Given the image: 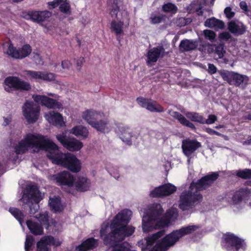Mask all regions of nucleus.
I'll return each mask as SVG.
<instances>
[{"instance_id":"1","label":"nucleus","mask_w":251,"mask_h":251,"mask_svg":"<svg viewBox=\"0 0 251 251\" xmlns=\"http://www.w3.org/2000/svg\"><path fill=\"white\" fill-rule=\"evenodd\" d=\"M30 148L50 150L47 156L53 163L61 165L74 173H77L81 169L80 161L75 155L71 153L52 152V151H58V147L44 135L37 133H27L14 148L17 154H25Z\"/></svg>"},{"instance_id":"2","label":"nucleus","mask_w":251,"mask_h":251,"mask_svg":"<svg viewBox=\"0 0 251 251\" xmlns=\"http://www.w3.org/2000/svg\"><path fill=\"white\" fill-rule=\"evenodd\" d=\"M132 211L126 209L119 212L111 221L110 225L106 224L101 226L100 236L103 244L112 248L111 251H136L131 250L125 243L117 244L132 235L135 227L128 226Z\"/></svg>"},{"instance_id":"3","label":"nucleus","mask_w":251,"mask_h":251,"mask_svg":"<svg viewBox=\"0 0 251 251\" xmlns=\"http://www.w3.org/2000/svg\"><path fill=\"white\" fill-rule=\"evenodd\" d=\"M218 174L213 173L202 177L198 182L193 181L187 191L183 192L180 198L179 207L183 211L189 210L199 204L202 199L199 192L210 186L217 178Z\"/></svg>"},{"instance_id":"4","label":"nucleus","mask_w":251,"mask_h":251,"mask_svg":"<svg viewBox=\"0 0 251 251\" xmlns=\"http://www.w3.org/2000/svg\"><path fill=\"white\" fill-rule=\"evenodd\" d=\"M222 245L229 251H244L246 248L244 240L230 233L224 235Z\"/></svg>"},{"instance_id":"5","label":"nucleus","mask_w":251,"mask_h":251,"mask_svg":"<svg viewBox=\"0 0 251 251\" xmlns=\"http://www.w3.org/2000/svg\"><path fill=\"white\" fill-rule=\"evenodd\" d=\"M23 114L27 122L35 123L39 119L40 107L33 101L26 100L22 107Z\"/></svg>"},{"instance_id":"6","label":"nucleus","mask_w":251,"mask_h":251,"mask_svg":"<svg viewBox=\"0 0 251 251\" xmlns=\"http://www.w3.org/2000/svg\"><path fill=\"white\" fill-rule=\"evenodd\" d=\"M5 90L10 92L12 89L15 90L29 91L31 89V85L28 82L22 80L19 77L10 76L4 80Z\"/></svg>"},{"instance_id":"7","label":"nucleus","mask_w":251,"mask_h":251,"mask_svg":"<svg viewBox=\"0 0 251 251\" xmlns=\"http://www.w3.org/2000/svg\"><path fill=\"white\" fill-rule=\"evenodd\" d=\"M31 51V47L29 44L24 45L21 48L17 49L10 42L6 53L13 58L21 59L28 56Z\"/></svg>"},{"instance_id":"8","label":"nucleus","mask_w":251,"mask_h":251,"mask_svg":"<svg viewBox=\"0 0 251 251\" xmlns=\"http://www.w3.org/2000/svg\"><path fill=\"white\" fill-rule=\"evenodd\" d=\"M57 139L63 146L71 151H79L83 147V144L75 138L67 137L64 134L56 135Z\"/></svg>"},{"instance_id":"9","label":"nucleus","mask_w":251,"mask_h":251,"mask_svg":"<svg viewBox=\"0 0 251 251\" xmlns=\"http://www.w3.org/2000/svg\"><path fill=\"white\" fill-rule=\"evenodd\" d=\"M25 192L21 199L25 204H29L31 200L40 202L42 199L41 193L36 184L27 185Z\"/></svg>"},{"instance_id":"10","label":"nucleus","mask_w":251,"mask_h":251,"mask_svg":"<svg viewBox=\"0 0 251 251\" xmlns=\"http://www.w3.org/2000/svg\"><path fill=\"white\" fill-rule=\"evenodd\" d=\"M136 101L140 106L150 112L161 113L164 111L163 107L160 104L151 99L139 97L137 98Z\"/></svg>"},{"instance_id":"11","label":"nucleus","mask_w":251,"mask_h":251,"mask_svg":"<svg viewBox=\"0 0 251 251\" xmlns=\"http://www.w3.org/2000/svg\"><path fill=\"white\" fill-rule=\"evenodd\" d=\"M32 98L35 102L40 103L49 109H60L62 106L60 102L45 95L35 94L32 95Z\"/></svg>"},{"instance_id":"12","label":"nucleus","mask_w":251,"mask_h":251,"mask_svg":"<svg viewBox=\"0 0 251 251\" xmlns=\"http://www.w3.org/2000/svg\"><path fill=\"white\" fill-rule=\"evenodd\" d=\"M251 196V192L248 188L241 189L236 191L232 198V208L239 209L241 207L242 201H246Z\"/></svg>"},{"instance_id":"13","label":"nucleus","mask_w":251,"mask_h":251,"mask_svg":"<svg viewBox=\"0 0 251 251\" xmlns=\"http://www.w3.org/2000/svg\"><path fill=\"white\" fill-rule=\"evenodd\" d=\"M51 15V12L47 10H32L28 11L25 15V17L27 19H30L34 22L40 23L48 21Z\"/></svg>"},{"instance_id":"14","label":"nucleus","mask_w":251,"mask_h":251,"mask_svg":"<svg viewBox=\"0 0 251 251\" xmlns=\"http://www.w3.org/2000/svg\"><path fill=\"white\" fill-rule=\"evenodd\" d=\"M55 180L59 186H67L71 187L75 182V177L67 171H62L55 176Z\"/></svg>"},{"instance_id":"15","label":"nucleus","mask_w":251,"mask_h":251,"mask_svg":"<svg viewBox=\"0 0 251 251\" xmlns=\"http://www.w3.org/2000/svg\"><path fill=\"white\" fill-rule=\"evenodd\" d=\"M165 49L162 46L154 47L149 50L147 55V65H149L152 63L157 62L161 55H163Z\"/></svg>"},{"instance_id":"16","label":"nucleus","mask_w":251,"mask_h":251,"mask_svg":"<svg viewBox=\"0 0 251 251\" xmlns=\"http://www.w3.org/2000/svg\"><path fill=\"white\" fill-rule=\"evenodd\" d=\"M99 245V240L94 237H90L83 241L75 247L76 251H88L96 249Z\"/></svg>"},{"instance_id":"17","label":"nucleus","mask_w":251,"mask_h":251,"mask_svg":"<svg viewBox=\"0 0 251 251\" xmlns=\"http://www.w3.org/2000/svg\"><path fill=\"white\" fill-rule=\"evenodd\" d=\"M45 117L49 123L54 126H62L64 124L63 117L58 112L50 111Z\"/></svg>"},{"instance_id":"18","label":"nucleus","mask_w":251,"mask_h":251,"mask_svg":"<svg viewBox=\"0 0 251 251\" xmlns=\"http://www.w3.org/2000/svg\"><path fill=\"white\" fill-rule=\"evenodd\" d=\"M173 193V188L168 184H164L155 188L151 192V196L153 198H161L168 196Z\"/></svg>"},{"instance_id":"19","label":"nucleus","mask_w":251,"mask_h":251,"mask_svg":"<svg viewBox=\"0 0 251 251\" xmlns=\"http://www.w3.org/2000/svg\"><path fill=\"white\" fill-rule=\"evenodd\" d=\"M173 218V207H170L165 215L155 220V229L168 227L170 220Z\"/></svg>"},{"instance_id":"20","label":"nucleus","mask_w":251,"mask_h":251,"mask_svg":"<svg viewBox=\"0 0 251 251\" xmlns=\"http://www.w3.org/2000/svg\"><path fill=\"white\" fill-rule=\"evenodd\" d=\"M49 5L54 8L59 5L60 11L66 15H70L71 13V6L67 0H54L49 2Z\"/></svg>"},{"instance_id":"21","label":"nucleus","mask_w":251,"mask_h":251,"mask_svg":"<svg viewBox=\"0 0 251 251\" xmlns=\"http://www.w3.org/2000/svg\"><path fill=\"white\" fill-rule=\"evenodd\" d=\"M200 146V144L194 140H185L183 142L182 148L183 152L188 157Z\"/></svg>"},{"instance_id":"22","label":"nucleus","mask_w":251,"mask_h":251,"mask_svg":"<svg viewBox=\"0 0 251 251\" xmlns=\"http://www.w3.org/2000/svg\"><path fill=\"white\" fill-rule=\"evenodd\" d=\"M199 226H198L191 225L174 231V244L183 235L191 233L197 230Z\"/></svg>"},{"instance_id":"23","label":"nucleus","mask_w":251,"mask_h":251,"mask_svg":"<svg viewBox=\"0 0 251 251\" xmlns=\"http://www.w3.org/2000/svg\"><path fill=\"white\" fill-rule=\"evenodd\" d=\"M161 251H166L173 246V232L167 235L155 245Z\"/></svg>"},{"instance_id":"24","label":"nucleus","mask_w":251,"mask_h":251,"mask_svg":"<svg viewBox=\"0 0 251 251\" xmlns=\"http://www.w3.org/2000/svg\"><path fill=\"white\" fill-rule=\"evenodd\" d=\"M100 113L92 109H88L82 113V118L87 122L91 126L98 121Z\"/></svg>"},{"instance_id":"25","label":"nucleus","mask_w":251,"mask_h":251,"mask_svg":"<svg viewBox=\"0 0 251 251\" xmlns=\"http://www.w3.org/2000/svg\"><path fill=\"white\" fill-rule=\"evenodd\" d=\"M26 224L30 232L33 235L37 236L44 234L43 226L39 223L28 220L26 222Z\"/></svg>"},{"instance_id":"26","label":"nucleus","mask_w":251,"mask_h":251,"mask_svg":"<svg viewBox=\"0 0 251 251\" xmlns=\"http://www.w3.org/2000/svg\"><path fill=\"white\" fill-rule=\"evenodd\" d=\"M228 30L235 35L243 34L246 28L243 23L239 22L231 21L228 25Z\"/></svg>"},{"instance_id":"27","label":"nucleus","mask_w":251,"mask_h":251,"mask_svg":"<svg viewBox=\"0 0 251 251\" xmlns=\"http://www.w3.org/2000/svg\"><path fill=\"white\" fill-rule=\"evenodd\" d=\"M91 186V182L87 178L83 176H79L75 182V187L77 191L79 192H85L89 190Z\"/></svg>"},{"instance_id":"28","label":"nucleus","mask_w":251,"mask_h":251,"mask_svg":"<svg viewBox=\"0 0 251 251\" xmlns=\"http://www.w3.org/2000/svg\"><path fill=\"white\" fill-rule=\"evenodd\" d=\"M204 25L210 28L219 30L224 29L225 24L222 21L212 17L207 19L205 21Z\"/></svg>"},{"instance_id":"29","label":"nucleus","mask_w":251,"mask_h":251,"mask_svg":"<svg viewBox=\"0 0 251 251\" xmlns=\"http://www.w3.org/2000/svg\"><path fill=\"white\" fill-rule=\"evenodd\" d=\"M119 130L121 133L120 138L127 145H131L132 144L131 138L132 137V132L131 130L128 127H121Z\"/></svg>"},{"instance_id":"30","label":"nucleus","mask_w":251,"mask_h":251,"mask_svg":"<svg viewBox=\"0 0 251 251\" xmlns=\"http://www.w3.org/2000/svg\"><path fill=\"white\" fill-rule=\"evenodd\" d=\"M165 230H160L156 233L153 234L151 236L148 237L146 239V247L143 248L144 250H147L155 243L156 241L159 238L162 237L165 234Z\"/></svg>"},{"instance_id":"31","label":"nucleus","mask_w":251,"mask_h":251,"mask_svg":"<svg viewBox=\"0 0 251 251\" xmlns=\"http://www.w3.org/2000/svg\"><path fill=\"white\" fill-rule=\"evenodd\" d=\"M52 240L53 238L46 236L42 237L37 243L36 251H49L48 245H50L49 243H50Z\"/></svg>"},{"instance_id":"32","label":"nucleus","mask_w":251,"mask_h":251,"mask_svg":"<svg viewBox=\"0 0 251 251\" xmlns=\"http://www.w3.org/2000/svg\"><path fill=\"white\" fill-rule=\"evenodd\" d=\"M197 46V41L186 39L181 42L180 49L183 51H189L196 49Z\"/></svg>"},{"instance_id":"33","label":"nucleus","mask_w":251,"mask_h":251,"mask_svg":"<svg viewBox=\"0 0 251 251\" xmlns=\"http://www.w3.org/2000/svg\"><path fill=\"white\" fill-rule=\"evenodd\" d=\"M163 212V209L161 205L159 203H156L153 205L151 209L149 217L153 220H156L160 218Z\"/></svg>"},{"instance_id":"34","label":"nucleus","mask_w":251,"mask_h":251,"mask_svg":"<svg viewBox=\"0 0 251 251\" xmlns=\"http://www.w3.org/2000/svg\"><path fill=\"white\" fill-rule=\"evenodd\" d=\"M71 133L77 137L86 138L88 135V130L86 127L82 126H77L72 128Z\"/></svg>"},{"instance_id":"35","label":"nucleus","mask_w":251,"mask_h":251,"mask_svg":"<svg viewBox=\"0 0 251 251\" xmlns=\"http://www.w3.org/2000/svg\"><path fill=\"white\" fill-rule=\"evenodd\" d=\"M49 203L50 209L53 212H56L62 211L61 198L59 196L50 198Z\"/></svg>"},{"instance_id":"36","label":"nucleus","mask_w":251,"mask_h":251,"mask_svg":"<svg viewBox=\"0 0 251 251\" xmlns=\"http://www.w3.org/2000/svg\"><path fill=\"white\" fill-rule=\"evenodd\" d=\"M155 220L151 219L148 216L147 221H145L144 219L142 220V229L144 232H148L155 229Z\"/></svg>"},{"instance_id":"37","label":"nucleus","mask_w":251,"mask_h":251,"mask_svg":"<svg viewBox=\"0 0 251 251\" xmlns=\"http://www.w3.org/2000/svg\"><path fill=\"white\" fill-rule=\"evenodd\" d=\"M123 25L124 23L123 22L119 21L117 22L115 20H113L111 22V30L112 32H114L117 36H118L123 33Z\"/></svg>"},{"instance_id":"38","label":"nucleus","mask_w":251,"mask_h":251,"mask_svg":"<svg viewBox=\"0 0 251 251\" xmlns=\"http://www.w3.org/2000/svg\"><path fill=\"white\" fill-rule=\"evenodd\" d=\"M9 211L20 224H22L24 222L25 216L23 213L20 209L17 208L10 207Z\"/></svg>"},{"instance_id":"39","label":"nucleus","mask_w":251,"mask_h":251,"mask_svg":"<svg viewBox=\"0 0 251 251\" xmlns=\"http://www.w3.org/2000/svg\"><path fill=\"white\" fill-rule=\"evenodd\" d=\"M108 124V122L107 120H100L99 121H97L95 123H93V125L92 127L95 128L97 131L104 133Z\"/></svg>"},{"instance_id":"40","label":"nucleus","mask_w":251,"mask_h":251,"mask_svg":"<svg viewBox=\"0 0 251 251\" xmlns=\"http://www.w3.org/2000/svg\"><path fill=\"white\" fill-rule=\"evenodd\" d=\"M36 218L40 223L41 225L45 226L46 229H48L50 225L48 213H40L38 216H36Z\"/></svg>"},{"instance_id":"41","label":"nucleus","mask_w":251,"mask_h":251,"mask_svg":"<svg viewBox=\"0 0 251 251\" xmlns=\"http://www.w3.org/2000/svg\"><path fill=\"white\" fill-rule=\"evenodd\" d=\"M232 78L235 80V84L237 86L241 84H246L248 81V78L246 75H241L234 73L232 75Z\"/></svg>"},{"instance_id":"42","label":"nucleus","mask_w":251,"mask_h":251,"mask_svg":"<svg viewBox=\"0 0 251 251\" xmlns=\"http://www.w3.org/2000/svg\"><path fill=\"white\" fill-rule=\"evenodd\" d=\"M174 118H176L182 125L192 129L195 128L194 125L188 121L185 117L177 112H174Z\"/></svg>"},{"instance_id":"43","label":"nucleus","mask_w":251,"mask_h":251,"mask_svg":"<svg viewBox=\"0 0 251 251\" xmlns=\"http://www.w3.org/2000/svg\"><path fill=\"white\" fill-rule=\"evenodd\" d=\"M187 117L191 121L203 124V117L200 114L194 112H188L186 114Z\"/></svg>"},{"instance_id":"44","label":"nucleus","mask_w":251,"mask_h":251,"mask_svg":"<svg viewBox=\"0 0 251 251\" xmlns=\"http://www.w3.org/2000/svg\"><path fill=\"white\" fill-rule=\"evenodd\" d=\"M170 17H168L166 14L161 16L152 15L150 18L151 23L152 24H157L161 23L162 21H166V19L169 20Z\"/></svg>"},{"instance_id":"45","label":"nucleus","mask_w":251,"mask_h":251,"mask_svg":"<svg viewBox=\"0 0 251 251\" xmlns=\"http://www.w3.org/2000/svg\"><path fill=\"white\" fill-rule=\"evenodd\" d=\"M25 74L34 79H42V73L41 71H34L31 70L25 71Z\"/></svg>"},{"instance_id":"46","label":"nucleus","mask_w":251,"mask_h":251,"mask_svg":"<svg viewBox=\"0 0 251 251\" xmlns=\"http://www.w3.org/2000/svg\"><path fill=\"white\" fill-rule=\"evenodd\" d=\"M225 53L226 50L223 44H220L219 45L215 46V53L218 56V58H222Z\"/></svg>"},{"instance_id":"47","label":"nucleus","mask_w":251,"mask_h":251,"mask_svg":"<svg viewBox=\"0 0 251 251\" xmlns=\"http://www.w3.org/2000/svg\"><path fill=\"white\" fill-rule=\"evenodd\" d=\"M34 242V238L32 235L26 236L25 245V251H29L31 249Z\"/></svg>"},{"instance_id":"48","label":"nucleus","mask_w":251,"mask_h":251,"mask_svg":"<svg viewBox=\"0 0 251 251\" xmlns=\"http://www.w3.org/2000/svg\"><path fill=\"white\" fill-rule=\"evenodd\" d=\"M111 8L110 9L109 14L112 18H116L119 12V7L118 2L114 1V3L111 4Z\"/></svg>"},{"instance_id":"49","label":"nucleus","mask_w":251,"mask_h":251,"mask_svg":"<svg viewBox=\"0 0 251 251\" xmlns=\"http://www.w3.org/2000/svg\"><path fill=\"white\" fill-rule=\"evenodd\" d=\"M203 34L205 38L211 42H213L215 41L216 35L213 31L209 29L204 30Z\"/></svg>"},{"instance_id":"50","label":"nucleus","mask_w":251,"mask_h":251,"mask_svg":"<svg viewBox=\"0 0 251 251\" xmlns=\"http://www.w3.org/2000/svg\"><path fill=\"white\" fill-rule=\"evenodd\" d=\"M56 75L52 73H46L42 72V79L43 80L51 81L55 79Z\"/></svg>"},{"instance_id":"51","label":"nucleus","mask_w":251,"mask_h":251,"mask_svg":"<svg viewBox=\"0 0 251 251\" xmlns=\"http://www.w3.org/2000/svg\"><path fill=\"white\" fill-rule=\"evenodd\" d=\"M39 202H37L36 201L31 200L30 203L27 204L29 205V212L30 214H34L37 211L38 209L39 208Z\"/></svg>"},{"instance_id":"52","label":"nucleus","mask_w":251,"mask_h":251,"mask_svg":"<svg viewBox=\"0 0 251 251\" xmlns=\"http://www.w3.org/2000/svg\"><path fill=\"white\" fill-rule=\"evenodd\" d=\"M162 11L166 13H169L170 17L173 15V3L168 2L162 5Z\"/></svg>"},{"instance_id":"53","label":"nucleus","mask_w":251,"mask_h":251,"mask_svg":"<svg viewBox=\"0 0 251 251\" xmlns=\"http://www.w3.org/2000/svg\"><path fill=\"white\" fill-rule=\"evenodd\" d=\"M237 176L244 178L251 177V169H245L237 172Z\"/></svg>"},{"instance_id":"54","label":"nucleus","mask_w":251,"mask_h":251,"mask_svg":"<svg viewBox=\"0 0 251 251\" xmlns=\"http://www.w3.org/2000/svg\"><path fill=\"white\" fill-rule=\"evenodd\" d=\"M217 118L215 115H209L208 116V118L207 119H205L203 118V124H206L208 125H211L213 124L216 121H217Z\"/></svg>"},{"instance_id":"55","label":"nucleus","mask_w":251,"mask_h":251,"mask_svg":"<svg viewBox=\"0 0 251 251\" xmlns=\"http://www.w3.org/2000/svg\"><path fill=\"white\" fill-rule=\"evenodd\" d=\"M85 62V59L83 57H80L75 60V63L77 67V70L80 71L82 66Z\"/></svg>"},{"instance_id":"56","label":"nucleus","mask_w":251,"mask_h":251,"mask_svg":"<svg viewBox=\"0 0 251 251\" xmlns=\"http://www.w3.org/2000/svg\"><path fill=\"white\" fill-rule=\"evenodd\" d=\"M233 72H226L222 74V76L223 79L229 82L230 79L232 78Z\"/></svg>"},{"instance_id":"57","label":"nucleus","mask_w":251,"mask_h":251,"mask_svg":"<svg viewBox=\"0 0 251 251\" xmlns=\"http://www.w3.org/2000/svg\"><path fill=\"white\" fill-rule=\"evenodd\" d=\"M225 13L226 16V17L228 19H230L233 17L234 13L231 11V9L230 7H226L225 9Z\"/></svg>"},{"instance_id":"58","label":"nucleus","mask_w":251,"mask_h":251,"mask_svg":"<svg viewBox=\"0 0 251 251\" xmlns=\"http://www.w3.org/2000/svg\"><path fill=\"white\" fill-rule=\"evenodd\" d=\"M47 237H49L50 238H53V240L51 241L50 243H49V245H54L56 247L59 246L61 245V242L59 240H55L54 238L52 236H46Z\"/></svg>"},{"instance_id":"59","label":"nucleus","mask_w":251,"mask_h":251,"mask_svg":"<svg viewBox=\"0 0 251 251\" xmlns=\"http://www.w3.org/2000/svg\"><path fill=\"white\" fill-rule=\"evenodd\" d=\"M71 63L68 60H65L62 61L61 66L63 69H69L71 67Z\"/></svg>"},{"instance_id":"60","label":"nucleus","mask_w":251,"mask_h":251,"mask_svg":"<svg viewBox=\"0 0 251 251\" xmlns=\"http://www.w3.org/2000/svg\"><path fill=\"white\" fill-rule=\"evenodd\" d=\"M205 131L210 135H216L219 136H222V134L210 128H206Z\"/></svg>"},{"instance_id":"61","label":"nucleus","mask_w":251,"mask_h":251,"mask_svg":"<svg viewBox=\"0 0 251 251\" xmlns=\"http://www.w3.org/2000/svg\"><path fill=\"white\" fill-rule=\"evenodd\" d=\"M230 37V34L227 32H223L219 34V37L223 39L228 40Z\"/></svg>"},{"instance_id":"62","label":"nucleus","mask_w":251,"mask_h":251,"mask_svg":"<svg viewBox=\"0 0 251 251\" xmlns=\"http://www.w3.org/2000/svg\"><path fill=\"white\" fill-rule=\"evenodd\" d=\"M217 69L215 66L213 65L209 64L208 65V71L211 74H214L216 72Z\"/></svg>"},{"instance_id":"63","label":"nucleus","mask_w":251,"mask_h":251,"mask_svg":"<svg viewBox=\"0 0 251 251\" xmlns=\"http://www.w3.org/2000/svg\"><path fill=\"white\" fill-rule=\"evenodd\" d=\"M240 6L242 9L246 11L248 8V6L246 2L241 1L240 3Z\"/></svg>"},{"instance_id":"64","label":"nucleus","mask_w":251,"mask_h":251,"mask_svg":"<svg viewBox=\"0 0 251 251\" xmlns=\"http://www.w3.org/2000/svg\"><path fill=\"white\" fill-rule=\"evenodd\" d=\"M11 122V118L4 117V122L3 123V126H8Z\"/></svg>"}]
</instances>
